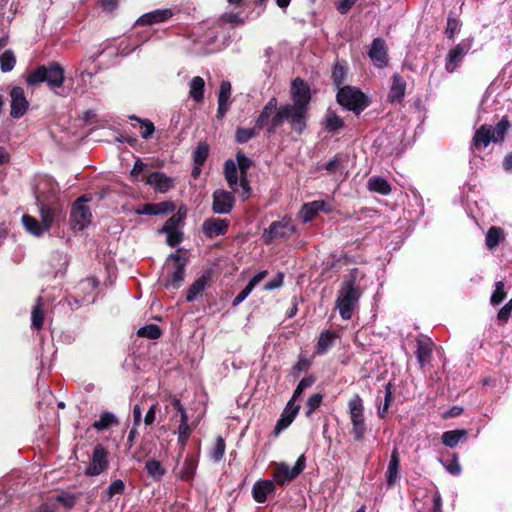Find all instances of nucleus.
Instances as JSON below:
<instances>
[{
    "label": "nucleus",
    "instance_id": "15",
    "mask_svg": "<svg viewBox=\"0 0 512 512\" xmlns=\"http://www.w3.org/2000/svg\"><path fill=\"white\" fill-rule=\"evenodd\" d=\"M295 232V227L289 221H277L271 223L269 229L263 233V239L266 244L272 243L276 239H285Z\"/></svg>",
    "mask_w": 512,
    "mask_h": 512
},
{
    "label": "nucleus",
    "instance_id": "59",
    "mask_svg": "<svg viewBox=\"0 0 512 512\" xmlns=\"http://www.w3.org/2000/svg\"><path fill=\"white\" fill-rule=\"evenodd\" d=\"M283 280H284L283 273H281V272L277 273V275L273 279H271L264 285V290L270 291V290L280 288L283 285Z\"/></svg>",
    "mask_w": 512,
    "mask_h": 512
},
{
    "label": "nucleus",
    "instance_id": "29",
    "mask_svg": "<svg viewBox=\"0 0 512 512\" xmlns=\"http://www.w3.org/2000/svg\"><path fill=\"white\" fill-rule=\"evenodd\" d=\"M205 81L200 76L193 77L189 82V96L196 102L201 103L204 99Z\"/></svg>",
    "mask_w": 512,
    "mask_h": 512
},
{
    "label": "nucleus",
    "instance_id": "3",
    "mask_svg": "<svg viewBox=\"0 0 512 512\" xmlns=\"http://www.w3.org/2000/svg\"><path fill=\"white\" fill-rule=\"evenodd\" d=\"M292 103L287 105L294 112V123L307 125L308 106L311 100L310 89L307 84L300 78H296L291 86Z\"/></svg>",
    "mask_w": 512,
    "mask_h": 512
},
{
    "label": "nucleus",
    "instance_id": "34",
    "mask_svg": "<svg viewBox=\"0 0 512 512\" xmlns=\"http://www.w3.org/2000/svg\"><path fill=\"white\" fill-rule=\"evenodd\" d=\"M42 306L43 299L42 297H38L31 313L32 327L37 330L41 329L44 323V310Z\"/></svg>",
    "mask_w": 512,
    "mask_h": 512
},
{
    "label": "nucleus",
    "instance_id": "31",
    "mask_svg": "<svg viewBox=\"0 0 512 512\" xmlns=\"http://www.w3.org/2000/svg\"><path fill=\"white\" fill-rule=\"evenodd\" d=\"M197 469V461L193 456H187L184 460L181 470L179 471V477L182 480L190 481L193 479Z\"/></svg>",
    "mask_w": 512,
    "mask_h": 512
},
{
    "label": "nucleus",
    "instance_id": "13",
    "mask_svg": "<svg viewBox=\"0 0 512 512\" xmlns=\"http://www.w3.org/2000/svg\"><path fill=\"white\" fill-rule=\"evenodd\" d=\"M108 452L101 444H97L93 450L89 466L85 470L86 476H97L108 468Z\"/></svg>",
    "mask_w": 512,
    "mask_h": 512
},
{
    "label": "nucleus",
    "instance_id": "2",
    "mask_svg": "<svg viewBox=\"0 0 512 512\" xmlns=\"http://www.w3.org/2000/svg\"><path fill=\"white\" fill-rule=\"evenodd\" d=\"M358 270L353 269L345 276L335 302L336 308L343 320H349L361 297V291L356 285Z\"/></svg>",
    "mask_w": 512,
    "mask_h": 512
},
{
    "label": "nucleus",
    "instance_id": "52",
    "mask_svg": "<svg viewBox=\"0 0 512 512\" xmlns=\"http://www.w3.org/2000/svg\"><path fill=\"white\" fill-rule=\"evenodd\" d=\"M322 399L323 395L319 393L313 394L308 398L306 403L307 411L305 413L307 417H309L320 406Z\"/></svg>",
    "mask_w": 512,
    "mask_h": 512
},
{
    "label": "nucleus",
    "instance_id": "64",
    "mask_svg": "<svg viewBox=\"0 0 512 512\" xmlns=\"http://www.w3.org/2000/svg\"><path fill=\"white\" fill-rule=\"evenodd\" d=\"M267 274L268 272L266 270L258 272L250 279L247 286L253 291L256 285H258L267 276Z\"/></svg>",
    "mask_w": 512,
    "mask_h": 512
},
{
    "label": "nucleus",
    "instance_id": "8",
    "mask_svg": "<svg viewBox=\"0 0 512 512\" xmlns=\"http://www.w3.org/2000/svg\"><path fill=\"white\" fill-rule=\"evenodd\" d=\"M337 101L341 106L356 114H359L368 106L365 94L351 86H344L339 89Z\"/></svg>",
    "mask_w": 512,
    "mask_h": 512
},
{
    "label": "nucleus",
    "instance_id": "14",
    "mask_svg": "<svg viewBox=\"0 0 512 512\" xmlns=\"http://www.w3.org/2000/svg\"><path fill=\"white\" fill-rule=\"evenodd\" d=\"M235 203L232 192L224 189H217L212 194V211L215 214H229Z\"/></svg>",
    "mask_w": 512,
    "mask_h": 512
},
{
    "label": "nucleus",
    "instance_id": "45",
    "mask_svg": "<svg viewBox=\"0 0 512 512\" xmlns=\"http://www.w3.org/2000/svg\"><path fill=\"white\" fill-rule=\"evenodd\" d=\"M236 165L239 169L240 176H244L248 174V170L252 165V161L248 158L243 152L238 151L236 154Z\"/></svg>",
    "mask_w": 512,
    "mask_h": 512
},
{
    "label": "nucleus",
    "instance_id": "17",
    "mask_svg": "<svg viewBox=\"0 0 512 512\" xmlns=\"http://www.w3.org/2000/svg\"><path fill=\"white\" fill-rule=\"evenodd\" d=\"M228 228L229 221L222 218H208L202 224L203 234L210 239L225 235Z\"/></svg>",
    "mask_w": 512,
    "mask_h": 512
},
{
    "label": "nucleus",
    "instance_id": "54",
    "mask_svg": "<svg viewBox=\"0 0 512 512\" xmlns=\"http://www.w3.org/2000/svg\"><path fill=\"white\" fill-rule=\"evenodd\" d=\"M343 163V158L340 155H335L326 163L325 168L329 172H336L344 168Z\"/></svg>",
    "mask_w": 512,
    "mask_h": 512
},
{
    "label": "nucleus",
    "instance_id": "4",
    "mask_svg": "<svg viewBox=\"0 0 512 512\" xmlns=\"http://www.w3.org/2000/svg\"><path fill=\"white\" fill-rule=\"evenodd\" d=\"M510 127V122L507 117H503L495 127L491 125H482L474 133L471 143V151H480L488 147L491 142H499L504 139L507 130Z\"/></svg>",
    "mask_w": 512,
    "mask_h": 512
},
{
    "label": "nucleus",
    "instance_id": "25",
    "mask_svg": "<svg viewBox=\"0 0 512 512\" xmlns=\"http://www.w3.org/2000/svg\"><path fill=\"white\" fill-rule=\"evenodd\" d=\"M433 342L428 337L417 339L416 357L421 367L429 363L432 355Z\"/></svg>",
    "mask_w": 512,
    "mask_h": 512
},
{
    "label": "nucleus",
    "instance_id": "24",
    "mask_svg": "<svg viewBox=\"0 0 512 512\" xmlns=\"http://www.w3.org/2000/svg\"><path fill=\"white\" fill-rule=\"evenodd\" d=\"M392 84L388 94V101L390 103L401 102L405 96L406 81L398 73L392 75Z\"/></svg>",
    "mask_w": 512,
    "mask_h": 512
},
{
    "label": "nucleus",
    "instance_id": "60",
    "mask_svg": "<svg viewBox=\"0 0 512 512\" xmlns=\"http://www.w3.org/2000/svg\"><path fill=\"white\" fill-rule=\"evenodd\" d=\"M160 211L161 210L159 209V206L157 205V203L145 204L142 206V208L140 210H137V214L154 216V215H160Z\"/></svg>",
    "mask_w": 512,
    "mask_h": 512
},
{
    "label": "nucleus",
    "instance_id": "57",
    "mask_svg": "<svg viewBox=\"0 0 512 512\" xmlns=\"http://www.w3.org/2000/svg\"><path fill=\"white\" fill-rule=\"evenodd\" d=\"M56 501L66 508H72L76 503V496L70 493H63L56 497Z\"/></svg>",
    "mask_w": 512,
    "mask_h": 512
},
{
    "label": "nucleus",
    "instance_id": "42",
    "mask_svg": "<svg viewBox=\"0 0 512 512\" xmlns=\"http://www.w3.org/2000/svg\"><path fill=\"white\" fill-rule=\"evenodd\" d=\"M161 334V329L156 324H149L144 327H141L137 332V335L139 337H144L152 340L158 339L161 336Z\"/></svg>",
    "mask_w": 512,
    "mask_h": 512
},
{
    "label": "nucleus",
    "instance_id": "6",
    "mask_svg": "<svg viewBox=\"0 0 512 512\" xmlns=\"http://www.w3.org/2000/svg\"><path fill=\"white\" fill-rule=\"evenodd\" d=\"M64 69L56 62L49 65H41L26 77L28 86L47 83L51 89L60 88L64 83Z\"/></svg>",
    "mask_w": 512,
    "mask_h": 512
},
{
    "label": "nucleus",
    "instance_id": "33",
    "mask_svg": "<svg viewBox=\"0 0 512 512\" xmlns=\"http://www.w3.org/2000/svg\"><path fill=\"white\" fill-rule=\"evenodd\" d=\"M503 239H504L503 229L500 227H497V226H492L488 229L487 234H486V239H485L486 246L490 250H493L498 246L500 241Z\"/></svg>",
    "mask_w": 512,
    "mask_h": 512
},
{
    "label": "nucleus",
    "instance_id": "7",
    "mask_svg": "<svg viewBox=\"0 0 512 512\" xmlns=\"http://www.w3.org/2000/svg\"><path fill=\"white\" fill-rule=\"evenodd\" d=\"M348 411L352 424L351 433L356 441H361L366 433L364 404L359 394L353 395L348 402Z\"/></svg>",
    "mask_w": 512,
    "mask_h": 512
},
{
    "label": "nucleus",
    "instance_id": "30",
    "mask_svg": "<svg viewBox=\"0 0 512 512\" xmlns=\"http://www.w3.org/2000/svg\"><path fill=\"white\" fill-rule=\"evenodd\" d=\"M467 435L468 432L465 429L450 430L442 434L441 440L445 446L454 448L462 439H466Z\"/></svg>",
    "mask_w": 512,
    "mask_h": 512
},
{
    "label": "nucleus",
    "instance_id": "38",
    "mask_svg": "<svg viewBox=\"0 0 512 512\" xmlns=\"http://www.w3.org/2000/svg\"><path fill=\"white\" fill-rule=\"evenodd\" d=\"M16 65V57L12 50H6L0 55V68L3 73L10 72Z\"/></svg>",
    "mask_w": 512,
    "mask_h": 512
},
{
    "label": "nucleus",
    "instance_id": "56",
    "mask_svg": "<svg viewBox=\"0 0 512 512\" xmlns=\"http://www.w3.org/2000/svg\"><path fill=\"white\" fill-rule=\"evenodd\" d=\"M162 232L167 235V244L171 247H175L182 241L183 233L180 232L179 230Z\"/></svg>",
    "mask_w": 512,
    "mask_h": 512
},
{
    "label": "nucleus",
    "instance_id": "26",
    "mask_svg": "<svg viewBox=\"0 0 512 512\" xmlns=\"http://www.w3.org/2000/svg\"><path fill=\"white\" fill-rule=\"evenodd\" d=\"M275 485L272 480H261L257 481L252 488V495L257 503H264L267 500V496L273 493Z\"/></svg>",
    "mask_w": 512,
    "mask_h": 512
},
{
    "label": "nucleus",
    "instance_id": "47",
    "mask_svg": "<svg viewBox=\"0 0 512 512\" xmlns=\"http://www.w3.org/2000/svg\"><path fill=\"white\" fill-rule=\"evenodd\" d=\"M504 282L503 281H497L495 283V289L491 295L490 302L493 305L500 304L506 297V292L504 290Z\"/></svg>",
    "mask_w": 512,
    "mask_h": 512
},
{
    "label": "nucleus",
    "instance_id": "35",
    "mask_svg": "<svg viewBox=\"0 0 512 512\" xmlns=\"http://www.w3.org/2000/svg\"><path fill=\"white\" fill-rule=\"evenodd\" d=\"M335 338H336L335 333H332L330 331L322 332L319 336L317 346H316L317 354L326 353L327 350L333 345Z\"/></svg>",
    "mask_w": 512,
    "mask_h": 512
},
{
    "label": "nucleus",
    "instance_id": "43",
    "mask_svg": "<svg viewBox=\"0 0 512 512\" xmlns=\"http://www.w3.org/2000/svg\"><path fill=\"white\" fill-rule=\"evenodd\" d=\"M208 153H209V146L204 142L199 143L193 153L194 163L197 166L203 165L208 157Z\"/></svg>",
    "mask_w": 512,
    "mask_h": 512
},
{
    "label": "nucleus",
    "instance_id": "36",
    "mask_svg": "<svg viewBox=\"0 0 512 512\" xmlns=\"http://www.w3.org/2000/svg\"><path fill=\"white\" fill-rule=\"evenodd\" d=\"M22 223L25 226L26 230L35 236L42 235L47 229H44V225L39 223L34 217L29 215H24L22 217Z\"/></svg>",
    "mask_w": 512,
    "mask_h": 512
},
{
    "label": "nucleus",
    "instance_id": "44",
    "mask_svg": "<svg viewBox=\"0 0 512 512\" xmlns=\"http://www.w3.org/2000/svg\"><path fill=\"white\" fill-rule=\"evenodd\" d=\"M132 120H136L141 125L140 135L143 139H148L155 131L154 124L148 119H140L136 116L131 117Z\"/></svg>",
    "mask_w": 512,
    "mask_h": 512
},
{
    "label": "nucleus",
    "instance_id": "63",
    "mask_svg": "<svg viewBox=\"0 0 512 512\" xmlns=\"http://www.w3.org/2000/svg\"><path fill=\"white\" fill-rule=\"evenodd\" d=\"M267 274L268 272L266 270L258 272L250 279L247 286L253 291L256 285H258L267 276Z\"/></svg>",
    "mask_w": 512,
    "mask_h": 512
},
{
    "label": "nucleus",
    "instance_id": "61",
    "mask_svg": "<svg viewBox=\"0 0 512 512\" xmlns=\"http://www.w3.org/2000/svg\"><path fill=\"white\" fill-rule=\"evenodd\" d=\"M178 432H179V436H178V440H179V443L181 444L182 448L185 446L186 444V441L190 435V427L188 424H180L179 427H178Z\"/></svg>",
    "mask_w": 512,
    "mask_h": 512
},
{
    "label": "nucleus",
    "instance_id": "28",
    "mask_svg": "<svg viewBox=\"0 0 512 512\" xmlns=\"http://www.w3.org/2000/svg\"><path fill=\"white\" fill-rule=\"evenodd\" d=\"M367 188L371 192L379 193L381 195H388L392 191L390 183L380 176H372L367 181Z\"/></svg>",
    "mask_w": 512,
    "mask_h": 512
},
{
    "label": "nucleus",
    "instance_id": "9",
    "mask_svg": "<svg viewBox=\"0 0 512 512\" xmlns=\"http://www.w3.org/2000/svg\"><path fill=\"white\" fill-rule=\"evenodd\" d=\"M186 259L182 258L177 252L171 254L165 263L167 277L164 282L166 288L178 289L184 280Z\"/></svg>",
    "mask_w": 512,
    "mask_h": 512
},
{
    "label": "nucleus",
    "instance_id": "18",
    "mask_svg": "<svg viewBox=\"0 0 512 512\" xmlns=\"http://www.w3.org/2000/svg\"><path fill=\"white\" fill-rule=\"evenodd\" d=\"M299 410L300 405L296 404L294 399H290L276 423L274 429L276 435H278L280 432H282L284 429L288 428L292 424L297 414L299 413Z\"/></svg>",
    "mask_w": 512,
    "mask_h": 512
},
{
    "label": "nucleus",
    "instance_id": "53",
    "mask_svg": "<svg viewBox=\"0 0 512 512\" xmlns=\"http://www.w3.org/2000/svg\"><path fill=\"white\" fill-rule=\"evenodd\" d=\"M447 472L452 475H459L461 472V466L458 461V457L456 454H453L452 459L443 463Z\"/></svg>",
    "mask_w": 512,
    "mask_h": 512
},
{
    "label": "nucleus",
    "instance_id": "1",
    "mask_svg": "<svg viewBox=\"0 0 512 512\" xmlns=\"http://www.w3.org/2000/svg\"><path fill=\"white\" fill-rule=\"evenodd\" d=\"M286 120L289 121L292 131L298 135H301L307 127L305 123L295 124L292 108L287 104L278 106L277 98L271 97L256 119V128L259 130L265 128L266 133L271 135L274 134Z\"/></svg>",
    "mask_w": 512,
    "mask_h": 512
},
{
    "label": "nucleus",
    "instance_id": "58",
    "mask_svg": "<svg viewBox=\"0 0 512 512\" xmlns=\"http://www.w3.org/2000/svg\"><path fill=\"white\" fill-rule=\"evenodd\" d=\"M332 78H333L334 83L337 86H340L343 84V82L345 80V69L342 65L337 63L334 66L333 72H332Z\"/></svg>",
    "mask_w": 512,
    "mask_h": 512
},
{
    "label": "nucleus",
    "instance_id": "20",
    "mask_svg": "<svg viewBox=\"0 0 512 512\" xmlns=\"http://www.w3.org/2000/svg\"><path fill=\"white\" fill-rule=\"evenodd\" d=\"M331 205L324 200H315L305 203L300 210V217L304 223L311 221L319 212L329 213Z\"/></svg>",
    "mask_w": 512,
    "mask_h": 512
},
{
    "label": "nucleus",
    "instance_id": "39",
    "mask_svg": "<svg viewBox=\"0 0 512 512\" xmlns=\"http://www.w3.org/2000/svg\"><path fill=\"white\" fill-rule=\"evenodd\" d=\"M344 126L343 120L334 112L328 111L325 117L324 127L328 132H335Z\"/></svg>",
    "mask_w": 512,
    "mask_h": 512
},
{
    "label": "nucleus",
    "instance_id": "23",
    "mask_svg": "<svg viewBox=\"0 0 512 512\" xmlns=\"http://www.w3.org/2000/svg\"><path fill=\"white\" fill-rule=\"evenodd\" d=\"M146 184L160 193H165L174 186V180L162 172H153L147 177Z\"/></svg>",
    "mask_w": 512,
    "mask_h": 512
},
{
    "label": "nucleus",
    "instance_id": "49",
    "mask_svg": "<svg viewBox=\"0 0 512 512\" xmlns=\"http://www.w3.org/2000/svg\"><path fill=\"white\" fill-rule=\"evenodd\" d=\"M225 448L226 445L224 439L221 436H218L211 452V457L215 462H219L223 458Z\"/></svg>",
    "mask_w": 512,
    "mask_h": 512
},
{
    "label": "nucleus",
    "instance_id": "11",
    "mask_svg": "<svg viewBox=\"0 0 512 512\" xmlns=\"http://www.w3.org/2000/svg\"><path fill=\"white\" fill-rule=\"evenodd\" d=\"M306 458L301 455L293 467L285 463L277 464L276 470L273 474L274 480L279 485H284L287 482L296 478L305 468Z\"/></svg>",
    "mask_w": 512,
    "mask_h": 512
},
{
    "label": "nucleus",
    "instance_id": "50",
    "mask_svg": "<svg viewBox=\"0 0 512 512\" xmlns=\"http://www.w3.org/2000/svg\"><path fill=\"white\" fill-rule=\"evenodd\" d=\"M459 27H460L459 20L457 18L449 15L447 18V26L445 29L446 37L448 39H453L455 37V35L458 33Z\"/></svg>",
    "mask_w": 512,
    "mask_h": 512
},
{
    "label": "nucleus",
    "instance_id": "41",
    "mask_svg": "<svg viewBox=\"0 0 512 512\" xmlns=\"http://www.w3.org/2000/svg\"><path fill=\"white\" fill-rule=\"evenodd\" d=\"M145 468L149 476L154 480H160L165 474V469L162 467L161 463L154 459L147 461Z\"/></svg>",
    "mask_w": 512,
    "mask_h": 512
},
{
    "label": "nucleus",
    "instance_id": "48",
    "mask_svg": "<svg viewBox=\"0 0 512 512\" xmlns=\"http://www.w3.org/2000/svg\"><path fill=\"white\" fill-rule=\"evenodd\" d=\"M125 491V483L121 479H116L111 482L109 487L107 488L105 494L107 499H112L117 494H123Z\"/></svg>",
    "mask_w": 512,
    "mask_h": 512
},
{
    "label": "nucleus",
    "instance_id": "37",
    "mask_svg": "<svg viewBox=\"0 0 512 512\" xmlns=\"http://www.w3.org/2000/svg\"><path fill=\"white\" fill-rule=\"evenodd\" d=\"M117 418L111 412H104L100 415L99 420L92 424V427L97 431H104L110 428L113 424H117Z\"/></svg>",
    "mask_w": 512,
    "mask_h": 512
},
{
    "label": "nucleus",
    "instance_id": "10",
    "mask_svg": "<svg viewBox=\"0 0 512 512\" xmlns=\"http://www.w3.org/2000/svg\"><path fill=\"white\" fill-rule=\"evenodd\" d=\"M88 201L89 198L84 195L76 199L72 205L70 218L73 226L78 230H83L91 223L92 213L86 206Z\"/></svg>",
    "mask_w": 512,
    "mask_h": 512
},
{
    "label": "nucleus",
    "instance_id": "40",
    "mask_svg": "<svg viewBox=\"0 0 512 512\" xmlns=\"http://www.w3.org/2000/svg\"><path fill=\"white\" fill-rule=\"evenodd\" d=\"M258 130L259 129L256 128V126L254 128L239 127L235 133V141L240 144L247 143L249 140L257 136Z\"/></svg>",
    "mask_w": 512,
    "mask_h": 512
},
{
    "label": "nucleus",
    "instance_id": "19",
    "mask_svg": "<svg viewBox=\"0 0 512 512\" xmlns=\"http://www.w3.org/2000/svg\"><path fill=\"white\" fill-rule=\"evenodd\" d=\"M368 56L378 68H383L388 64L387 48L382 38H375L372 41Z\"/></svg>",
    "mask_w": 512,
    "mask_h": 512
},
{
    "label": "nucleus",
    "instance_id": "27",
    "mask_svg": "<svg viewBox=\"0 0 512 512\" xmlns=\"http://www.w3.org/2000/svg\"><path fill=\"white\" fill-rule=\"evenodd\" d=\"M238 167L236 162L232 159H228L224 163V176L229 185V187L236 192L238 187Z\"/></svg>",
    "mask_w": 512,
    "mask_h": 512
},
{
    "label": "nucleus",
    "instance_id": "46",
    "mask_svg": "<svg viewBox=\"0 0 512 512\" xmlns=\"http://www.w3.org/2000/svg\"><path fill=\"white\" fill-rule=\"evenodd\" d=\"M231 97V83L229 81H222L218 94V104L230 105Z\"/></svg>",
    "mask_w": 512,
    "mask_h": 512
},
{
    "label": "nucleus",
    "instance_id": "32",
    "mask_svg": "<svg viewBox=\"0 0 512 512\" xmlns=\"http://www.w3.org/2000/svg\"><path fill=\"white\" fill-rule=\"evenodd\" d=\"M207 277L201 276L198 279H196L191 286L189 287L186 295V300L188 302L194 301L199 295L203 293L207 286Z\"/></svg>",
    "mask_w": 512,
    "mask_h": 512
},
{
    "label": "nucleus",
    "instance_id": "22",
    "mask_svg": "<svg viewBox=\"0 0 512 512\" xmlns=\"http://www.w3.org/2000/svg\"><path fill=\"white\" fill-rule=\"evenodd\" d=\"M173 16L171 9H156L140 16L136 24L138 25H153L167 21Z\"/></svg>",
    "mask_w": 512,
    "mask_h": 512
},
{
    "label": "nucleus",
    "instance_id": "12",
    "mask_svg": "<svg viewBox=\"0 0 512 512\" xmlns=\"http://www.w3.org/2000/svg\"><path fill=\"white\" fill-rule=\"evenodd\" d=\"M473 45L472 39H463L446 56L445 69L453 73L462 62L464 56L470 51Z\"/></svg>",
    "mask_w": 512,
    "mask_h": 512
},
{
    "label": "nucleus",
    "instance_id": "55",
    "mask_svg": "<svg viewBox=\"0 0 512 512\" xmlns=\"http://www.w3.org/2000/svg\"><path fill=\"white\" fill-rule=\"evenodd\" d=\"M181 221H182V217L179 214H174L165 222L161 231L178 230V227H179Z\"/></svg>",
    "mask_w": 512,
    "mask_h": 512
},
{
    "label": "nucleus",
    "instance_id": "62",
    "mask_svg": "<svg viewBox=\"0 0 512 512\" xmlns=\"http://www.w3.org/2000/svg\"><path fill=\"white\" fill-rule=\"evenodd\" d=\"M512 312V298L500 309L498 312V319L502 322H506Z\"/></svg>",
    "mask_w": 512,
    "mask_h": 512
},
{
    "label": "nucleus",
    "instance_id": "21",
    "mask_svg": "<svg viewBox=\"0 0 512 512\" xmlns=\"http://www.w3.org/2000/svg\"><path fill=\"white\" fill-rule=\"evenodd\" d=\"M400 479V457L398 449L395 448L390 456L386 471V486L392 488Z\"/></svg>",
    "mask_w": 512,
    "mask_h": 512
},
{
    "label": "nucleus",
    "instance_id": "16",
    "mask_svg": "<svg viewBox=\"0 0 512 512\" xmlns=\"http://www.w3.org/2000/svg\"><path fill=\"white\" fill-rule=\"evenodd\" d=\"M29 102L23 88L15 86L10 91V115L14 119L21 118L28 110Z\"/></svg>",
    "mask_w": 512,
    "mask_h": 512
},
{
    "label": "nucleus",
    "instance_id": "5",
    "mask_svg": "<svg viewBox=\"0 0 512 512\" xmlns=\"http://www.w3.org/2000/svg\"><path fill=\"white\" fill-rule=\"evenodd\" d=\"M58 192V185L50 178H43L35 190L37 203L40 207L41 223L44 229L49 230L54 218V212L51 207L46 203L51 198H55Z\"/></svg>",
    "mask_w": 512,
    "mask_h": 512
},
{
    "label": "nucleus",
    "instance_id": "51",
    "mask_svg": "<svg viewBox=\"0 0 512 512\" xmlns=\"http://www.w3.org/2000/svg\"><path fill=\"white\" fill-rule=\"evenodd\" d=\"M314 382L315 378L313 376H308L301 379L296 389L294 390L291 399H294V401H296V399L303 393V391L312 386Z\"/></svg>",
    "mask_w": 512,
    "mask_h": 512
}]
</instances>
